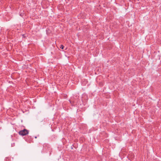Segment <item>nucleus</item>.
Returning a JSON list of instances; mask_svg holds the SVG:
<instances>
[{
	"label": "nucleus",
	"mask_w": 161,
	"mask_h": 161,
	"mask_svg": "<svg viewBox=\"0 0 161 161\" xmlns=\"http://www.w3.org/2000/svg\"><path fill=\"white\" fill-rule=\"evenodd\" d=\"M28 130L26 129H24L23 130H20L19 132V133L20 135L22 136L26 135L28 134Z\"/></svg>",
	"instance_id": "nucleus-1"
},
{
	"label": "nucleus",
	"mask_w": 161,
	"mask_h": 161,
	"mask_svg": "<svg viewBox=\"0 0 161 161\" xmlns=\"http://www.w3.org/2000/svg\"><path fill=\"white\" fill-rule=\"evenodd\" d=\"M63 97L64 98H66L67 97V95L65 94H63L62 95V96H61V97Z\"/></svg>",
	"instance_id": "nucleus-2"
},
{
	"label": "nucleus",
	"mask_w": 161,
	"mask_h": 161,
	"mask_svg": "<svg viewBox=\"0 0 161 161\" xmlns=\"http://www.w3.org/2000/svg\"><path fill=\"white\" fill-rule=\"evenodd\" d=\"M5 161H10V158L8 157L6 158L5 159Z\"/></svg>",
	"instance_id": "nucleus-3"
},
{
	"label": "nucleus",
	"mask_w": 161,
	"mask_h": 161,
	"mask_svg": "<svg viewBox=\"0 0 161 161\" xmlns=\"http://www.w3.org/2000/svg\"><path fill=\"white\" fill-rule=\"evenodd\" d=\"M64 46L62 45H61V49H64Z\"/></svg>",
	"instance_id": "nucleus-4"
}]
</instances>
